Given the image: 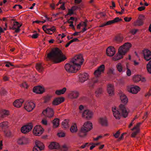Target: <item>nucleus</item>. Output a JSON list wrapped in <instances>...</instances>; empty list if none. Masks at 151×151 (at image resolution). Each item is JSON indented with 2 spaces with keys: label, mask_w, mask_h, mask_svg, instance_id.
<instances>
[{
  "label": "nucleus",
  "mask_w": 151,
  "mask_h": 151,
  "mask_svg": "<svg viewBox=\"0 0 151 151\" xmlns=\"http://www.w3.org/2000/svg\"><path fill=\"white\" fill-rule=\"evenodd\" d=\"M83 61L84 59L81 54L76 55L69 63L65 65V68L68 72L75 73L80 69Z\"/></svg>",
  "instance_id": "1"
},
{
  "label": "nucleus",
  "mask_w": 151,
  "mask_h": 151,
  "mask_svg": "<svg viewBox=\"0 0 151 151\" xmlns=\"http://www.w3.org/2000/svg\"><path fill=\"white\" fill-rule=\"evenodd\" d=\"M47 58L55 63H60L65 60L66 58L63 54L62 51L59 48H56L49 53Z\"/></svg>",
  "instance_id": "2"
},
{
  "label": "nucleus",
  "mask_w": 151,
  "mask_h": 151,
  "mask_svg": "<svg viewBox=\"0 0 151 151\" xmlns=\"http://www.w3.org/2000/svg\"><path fill=\"white\" fill-rule=\"evenodd\" d=\"M112 110L114 116L116 119H120L121 116L126 118L128 114V112L126 108L122 104H121L119 105V109L115 106L112 107Z\"/></svg>",
  "instance_id": "3"
},
{
  "label": "nucleus",
  "mask_w": 151,
  "mask_h": 151,
  "mask_svg": "<svg viewBox=\"0 0 151 151\" xmlns=\"http://www.w3.org/2000/svg\"><path fill=\"white\" fill-rule=\"evenodd\" d=\"M131 46L132 45L130 43L126 42L120 46L118 49V54L113 58V59L114 60H117L122 58L123 56L129 50Z\"/></svg>",
  "instance_id": "4"
},
{
  "label": "nucleus",
  "mask_w": 151,
  "mask_h": 151,
  "mask_svg": "<svg viewBox=\"0 0 151 151\" xmlns=\"http://www.w3.org/2000/svg\"><path fill=\"white\" fill-rule=\"evenodd\" d=\"M92 128V124L90 122L85 123L78 133V135L81 137H85L87 133Z\"/></svg>",
  "instance_id": "5"
},
{
  "label": "nucleus",
  "mask_w": 151,
  "mask_h": 151,
  "mask_svg": "<svg viewBox=\"0 0 151 151\" xmlns=\"http://www.w3.org/2000/svg\"><path fill=\"white\" fill-rule=\"evenodd\" d=\"M35 145L34 146L33 151H41L44 148V145L42 143L39 141L36 140L35 142Z\"/></svg>",
  "instance_id": "6"
},
{
  "label": "nucleus",
  "mask_w": 151,
  "mask_h": 151,
  "mask_svg": "<svg viewBox=\"0 0 151 151\" xmlns=\"http://www.w3.org/2000/svg\"><path fill=\"white\" fill-rule=\"evenodd\" d=\"M42 114L45 116L50 118L53 116L54 114L53 111L52 109L47 108L45 110L43 111Z\"/></svg>",
  "instance_id": "7"
},
{
  "label": "nucleus",
  "mask_w": 151,
  "mask_h": 151,
  "mask_svg": "<svg viewBox=\"0 0 151 151\" xmlns=\"http://www.w3.org/2000/svg\"><path fill=\"white\" fill-rule=\"evenodd\" d=\"M43 132V129L40 125H37L35 127L33 130V133L35 135L39 136Z\"/></svg>",
  "instance_id": "8"
},
{
  "label": "nucleus",
  "mask_w": 151,
  "mask_h": 151,
  "mask_svg": "<svg viewBox=\"0 0 151 151\" xmlns=\"http://www.w3.org/2000/svg\"><path fill=\"white\" fill-rule=\"evenodd\" d=\"M33 126L32 123H30L27 125L22 127L21 129V132L26 134L29 132L32 129Z\"/></svg>",
  "instance_id": "9"
},
{
  "label": "nucleus",
  "mask_w": 151,
  "mask_h": 151,
  "mask_svg": "<svg viewBox=\"0 0 151 151\" xmlns=\"http://www.w3.org/2000/svg\"><path fill=\"white\" fill-rule=\"evenodd\" d=\"M35 106V104L32 102H27L25 104L24 108L28 111H32Z\"/></svg>",
  "instance_id": "10"
},
{
  "label": "nucleus",
  "mask_w": 151,
  "mask_h": 151,
  "mask_svg": "<svg viewBox=\"0 0 151 151\" xmlns=\"http://www.w3.org/2000/svg\"><path fill=\"white\" fill-rule=\"evenodd\" d=\"M82 115L84 117L87 119H89L92 117L93 113L91 111L87 109L84 111Z\"/></svg>",
  "instance_id": "11"
},
{
  "label": "nucleus",
  "mask_w": 151,
  "mask_h": 151,
  "mask_svg": "<svg viewBox=\"0 0 151 151\" xmlns=\"http://www.w3.org/2000/svg\"><path fill=\"white\" fill-rule=\"evenodd\" d=\"M143 53L145 59L148 61L151 59V52L146 49L143 50Z\"/></svg>",
  "instance_id": "12"
},
{
  "label": "nucleus",
  "mask_w": 151,
  "mask_h": 151,
  "mask_svg": "<svg viewBox=\"0 0 151 151\" xmlns=\"http://www.w3.org/2000/svg\"><path fill=\"white\" fill-rule=\"evenodd\" d=\"M142 124V122H139L137 124V125L135 126L133 128L131 129L132 131L135 130L132 134V137H135L137 134L139 133V127L140 125Z\"/></svg>",
  "instance_id": "13"
},
{
  "label": "nucleus",
  "mask_w": 151,
  "mask_h": 151,
  "mask_svg": "<svg viewBox=\"0 0 151 151\" xmlns=\"http://www.w3.org/2000/svg\"><path fill=\"white\" fill-rule=\"evenodd\" d=\"M105 69V66L104 65H100L94 72V75L96 77L100 75L102 73L104 72Z\"/></svg>",
  "instance_id": "14"
},
{
  "label": "nucleus",
  "mask_w": 151,
  "mask_h": 151,
  "mask_svg": "<svg viewBox=\"0 0 151 151\" xmlns=\"http://www.w3.org/2000/svg\"><path fill=\"white\" fill-rule=\"evenodd\" d=\"M22 26V24H20L17 22H14L13 25L12 27H10L11 29L15 30V32L18 33L20 31V28Z\"/></svg>",
  "instance_id": "15"
},
{
  "label": "nucleus",
  "mask_w": 151,
  "mask_h": 151,
  "mask_svg": "<svg viewBox=\"0 0 151 151\" xmlns=\"http://www.w3.org/2000/svg\"><path fill=\"white\" fill-rule=\"evenodd\" d=\"M106 53L108 56H113L115 53V48L111 47H108L106 49Z\"/></svg>",
  "instance_id": "16"
},
{
  "label": "nucleus",
  "mask_w": 151,
  "mask_h": 151,
  "mask_svg": "<svg viewBox=\"0 0 151 151\" xmlns=\"http://www.w3.org/2000/svg\"><path fill=\"white\" fill-rule=\"evenodd\" d=\"M88 74L86 73H82L79 75V81L82 83L84 82L88 79Z\"/></svg>",
  "instance_id": "17"
},
{
  "label": "nucleus",
  "mask_w": 151,
  "mask_h": 151,
  "mask_svg": "<svg viewBox=\"0 0 151 151\" xmlns=\"http://www.w3.org/2000/svg\"><path fill=\"white\" fill-rule=\"evenodd\" d=\"M44 91V88L39 86L34 87L33 89V92L37 93H42Z\"/></svg>",
  "instance_id": "18"
},
{
  "label": "nucleus",
  "mask_w": 151,
  "mask_h": 151,
  "mask_svg": "<svg viewBox=\"0 0 151 151\" xmlns=\"http://www.w3.org/2000/svg\"><path fill=\"white\" fill-rule=\"evenodd\" d=\"M140 89L139 87L137 86H133L128 88V91L133 94H136Z\"/></svg>",
  "instance_id": "19"
},
{
  "label": "nucleus",
  "mask_w": 151,
  "mask_h": 151,
  "mask_svg": "<svg viewBox=\"0 0 151 151\" xmlns=\"http://www.w3.org/2000/svg\"><path fill=\"white\" fill-rule=\"evenodd\" d=\"M107 91L109 96H112L114 94V88L113 85L109 84L107 86Z\"/></svg>",
  "instance_id": "20"
},
{
  "label": "nucleus",
  "mask_w": 151,
  "mask_h": 151,
  "mask_svg": "<svg viewBox=\"0 0 151 151\" xmlns=\"http://www.w3.org/2000/svg\"><path fill=\"white\" fill-rule=\"evenodd\" d=\"M119 96L122 103L125 104H126L128 101V99L126 96L123 93L121 92L120 93Z\"/></svg>",
  "instance_id": "21"
},
{
  "label": "nucleus",
  "mask_w": 151,
  "mask_h": 151,
  "mask_svg": "<svg viewBox=\"0 0 151 151\" xmlns=\"http://www.w3.org/2000/svg\"><path fill=\"white\" fill-rule=\"evenodd\" d=\"M79 93L78 92L75 91L71 92L69 94V97L72 99H76L79 96Z\"/></svg>",
  "instance_id": "22"
},
{
  "label": "nucleus",
  "mask_w": 151,
  "mask_h": 151,
  "mask_svg": "<svg viewBox=\"0 0 151 151\" xmlns=\"http://www.w3.org/2000/svg\"><path fill=\"white\" fill-rule=\"evenodd\" d=\"M64 100L63 98H56L54 99L52 103L53 105H57L63 102Z\"/></svg>",
  "instance_id": "23"
},
{
  "label": "nucleus",
  "mask_w": 151,
  "mask_h": 151,
  "mask_svg": "<svg viewBox=\"0 0 151 151\" xmlns=\"http://www.w3.org/2000/svg\"><path fill=\"white\" fill-rule=\"evenodd\" d=\"M23 102L24 100L22 99L17 100L14 103V105L15 107L19 108L21 107Z\"/></svg>",
  "instance_id": "24"
},
{
  "label": "nucleus",
  "mask_w": 151,
  "mask_h": 151,
  "mask_svg": "<svg viewBox=\"0 0 151 151\" xmlns=\"http://www.w3.org/2000/svg\"><path fill=\"white\" fill-rule=\"evenodd\" d=\"M99 122L100 124L102 126H107L108 125L107 120L106 117L101 118L99 119Z\"/></svg>",
  "instance_id": "25"
},
{
  "label": "nucleus",
  "mask_w": 151,
  "mask_h": 151,
  "mask_svg": "<svg viewBox=\"0 0 151 151\" xmlns=\"http://www.w3.org/2000/svg\"><path fill=\"white\" fill-rule=\"evenodd\" d=\"M60 147L59 144L55 142H52L49 146L50 149H58Z\"/></svg>",
  "instance_id": "26"
},
{
  "label": "nucleus",
  "mask_w": 151,
  "mask_h": 151,
  "mask_svg": "<svg viewBox=\"0 0 151 151\" xmlns=\"http://www.w3.org/2000/svg\"><path fill=\"white\" fill-rule=\"evenodd\" d=\"M9 114L8 111L2 110L0 111V119L4 118Z\"/></svg>",
  "instance_id": "27"
},
{
  "label": "nucleus",
  "mask_w": 151,
  "mask_h": 151,
  "mask_svg": "<svg viewBox=\"0 0 151 151\" xmlns=\"http://www.w3.org/2000/svg\"><path fill=\"white\" fill-rule=\"evenodd\" d=\"M103 92L102 89L101 88H97L95 91L96 96L97 97H99L103 93Z\"/></svg>",
  "instance_id": "28"
},
{
  "label": "nucleus",
  "mask_w": 151,
  "mask_h": 151,
  "mask_svg": "<svg viewBox=\"0 0 151 151\" xmlns=\"http://www.w3.org/2000/svg\"><path fill=\"white\" fill-rule=\"evenodd\" d=\"M36 67L37 70L40 72H42L44 70V68L41 63L36 64Z\"/></svg>",
  "instance_id": "29"
},
{
  "label": "nucleus",
  "mask_w": 151,
  "mask_h": 151,
  "mask_svg": "<svg viewBox=\"0 0 151 151\" xmlns=\"http://www.w3.org/2000/svg\"><path fill=\"white\" fill-rule=\"evenodd\" d=\"M66 88L64 87L61 90H56L55 91V94L58 95L63 94L66 91Z\"/></svg>",
  "instance_id": "30"
},
{
  "label": "nucleus",
  "mask_w": 151,
  "mask_h": 151,
  "mask_svg": "<svg viewBox=\"0 0 151 151\" xmlns=\"http://www.w3.org/2000/svg\"><path fill=\"white\" fill-rule=\"evenodd\" d=\"M26 138L25 137H23L19 139L17 141L18 143L20 145H22L25 144L26 143Z\"/></svg>",
  "instance_id": "31"
},
{
  "label": "nucleus",
  "mask_w": 151,
  "mask_h": 151,
  "mask_svg": "<svg viewBox=\"0 0 151 151\" xmlns=\"http://www.w3.org/2000/svg\"><path fill=\"white\" fill-rule=\"evenodd\" d=\"M59 120L58 119H55L53 121V127L56 128L59 125Z\"/></svg>",
  "instance_id": "32"
},
{
  "label": "nucleus",
  "mask_w": 151,
  "mask_h": 151,
  "mask_svg": "<svg viewBox=\"0 0 151 151\" xmlns=\"http://www.w3.org/2000/svg\"><path fill=\"white\" fill-rule=\"evenodd\" d=\"M8 122H4L0 123V127L2 129H5L7 127Z\"/></svg>",
  "instance_id": "33"
},
{
  "label": "nucleus",
  "mask_w": 151,
  "mask_h": 151,
  "mask_svg": "<svg viewBox=\"0 0 151 151\" xmlns=\"http://www.w3.org/2000/svg\"><path fill=\"white\" fill-rule=\"evenodd\" d=\"M70 130L72 133L76 132L77 131V129L76 124H74L71 126Z\"/></svg>",
  "instance_id": "34"
},
{
  "label": "nucleus",
  "mask_w": 151,
  "mask_h": 151,
  "mask_svg": "<svg viewBox=\"0 0 151 151\" xmlns=\"http://www.w3.org/2000/svg\"><path fill=\"white\" fill-rule=\"evenodd\" d=\"M68 120L65 119L62 122V125L64 128H67L68 127Z\"/></svg>",
  "instance_id": "35"
},
{
  "label": "nucleus",
  "mask_w": 151,
  "mask_h": 151,
  "mask_svg": "<svg viewBox=\"0 0 151 151\" xmlns=\"http://www.w3.org/2000/svg\"><path fill=\"white\" fill-rule=\"evenodd\" d=\"M113 21V20L109 21L106 23H104L101 24L99 26V27H102L105 26L110 25L111 24H114Z\"/></svg>",
  "instance_id": "36"
},
{
  "label": "nucleus",
  "mask_w": 151,
  "mask_h": 151,
  "mask_svg": "<svg viewBox=\"0 0 151 151\" xmlns=\"http://www.w3.org/2000/svg\"><path fill=\"white\" fill-rule=\"evenodd\" d=\"M46 30H47V33L51 35L52 34V33L51 32H54L55 30V28L54 27H53L50 28H48V29Z\"/></svg>",
  "instance_id": "37"
},
{
  "label": "nucleus",
  "mask_w": 151,
  "mask_h": 151,
  "mask_svg": "<svg viewBox=\"0 0 151 151\" xmlns=\"http://www.w3.org/2000/svg\"><path fill=\"white\" fill-rule=\"evenodd\" d=\"M143 24V22L138 19L136 22H134V26H139L142 25Z\"/></svg>",
  "instance_id": "38"
},
{
  "label": "nucleus",
  "mask_w": 151,
  "mask_h": 151,
  "mask_svg": "<svg viewBox=\"0 0 151 151\" xmlns=\"http://www.w3.org/2000/svg\"><path fill=\"white\" fill-rule=\"evenodd\" d=\"M116 68L118 70L120 73L123 72V68L121 64L120 63H118L116 65Z\"/></svg>",
  "instance_id": "39"
},
{
  "label": "nucleus",
  "mask_w": 151,
  "mask_h": 151,
  "mask_svg": "<svg viewBox=\"0 0 151 151\" xmlns=\"http://www.w3.org/2000/svg\"><path fill=\"white\" fill-rule=\"evenodd\" d=\"M140 80H141V76L139 75L135 76L133 78V80L134 82H138L140 81Z\"/></svg>",
  "instance_id": "40"
},
{
  "label": "nucleus",
  "mask_w": 151,
  "mask_h": 151,
  "mask_svg": "<svg viewBox=\"0 0 151 151\" xmlns=\"http://www.w3.org/2000/svg\"><path fill=\"white\" fill-rule=\"evenodd\" d=\"M123 38L120 36H117L115 37L114 40L117 43H119L122 41Z\"/></svg>",
  "instance_id": "41"
},
{
  "label": "nucleus",
  "mask_w": 151,
  "mask_h": 151,
  "mask_svg": "<svg viewBox=\"0 0 151 151\" xmlns=\"http://www.w3.org/2000/svg\"><path fill=\"white\" fill-rule=\"evenodd\" d=\"M147 68L148 72L151 74V60L148 63L147 65Z\"/></svg>",
  "instance_id": "42"
},
{
  "label": "nucleus",
  "mask_w": 151,
  "mask_h": 151,
  "mask_svg": "<svg viewBox=\"0 0 151 151\" xmlns=\"http://www.w3.org/2000/svg\"><path fill=\"white\" fill-rule=\"evenodd\" d=\"M98 79L97 78H94L92 79L91 80L92 83H90V86H93V84H94L95 83H97L98 81Z\"/></svg>",
  "instance_id": "43"
},
{
  "label": "nucleus",
  "mask_w": 151,
  "mask_h": 151,
  "mask_svg": "<svg viewBox=\"0 0 151 151\" xmlns=\"http://www.w3.org/2000/svg\"><path fill=\"white\" fill-rule=\"evenodd\" d=\"M68 146L66 145H63L61 148V150L62 151H68Z\"/></svg>",
  "instance_id": "44"
},
{
  "label": "nucleus",
  "mask_w": 151,
  "mask_h": 151,
  "mask_svg": "<svg viewBox=\"0 0 151 151\" xmlns=\"http://www.w3.org/2000/svg\"><path fill=\"white\" fill-rule=\"evenodd\" d=\"M122 20V19H119V17H117L115 18L113 20V21L114 23V24L117 22L119 21H121Z\"/></svg>",
  "instance_id": "45"
},
{
  "label": "nucleus",
  "mask_w": 151,
  "mask_h": 151,
  "mask_svg": "<svg viewBox=\"0 0 151 151\" xmlns=\"http://www.w3.org/2000/svg\"><path fill=\"white\" fill-rule=\"evenodd\" d=\"M4 134L7 137H10L11 135V133L9 131H5Z\"/></svg>",
  "instance_id": "46"
},
{
  "label": "nucleus",
  "mask_w": 151,
  "mask_h": 151,
  "mask_svg": "<svg viewBox=\"0 0 151 151\" xmlns=\"http://www.w3.org/2000/svg\"><path fill=\"white\" fill-rule=\"evenodd\" d=\"M145 19V17L144 16L142 15H140L139 16L138 19L143 22V21Z\"/></svg>",
  "instance_id": "47"
},
{
  "label": "nucleus",
  "mask_w": 151,
  "mask_h": 151,
  "mask_svg": "<svg viewBox=\"0 0 151 151\" xmlns=\"http://www.w3.org/2000/svg\"><path fill=\"white\" fill-rule=\"evenodd\" d=\"M120 132L119 131H118L116 132L114 134V136L116 138H117L119 137V136L120 134Z\"/></svg>",
  "instance_id": "48"
},
{
  "label": "nucleus",
  "mask_w": 151,
  "mask_h": 151,
  "mask_svg": "<svg viewBox=\"0 0 151 151\" xmlns=\"http://www.w3.org/2000/svg\"><path fill=\"white\" fill-rule=\"evenodd\" d=\"M48 26L47 25H44L42 27V29L46 33H47V29H48Z\"/></svg>",
  "instance_id": "49"
},
{
  "label": "nucleus",
  "mask_w": 151,
  "mask_h": 151,
  "mask_svg": "<svg viewBox=\"0 0 151 151\" xmlns=\"http://www.w3.org/2000/svg\"><path fill=\"white\" fill-rule=\"evenodd\" d=\"M22 87L26 88H27L28 86L27 83L26 82H24L23 83H22Z\"/></svg>",
  "instance_id": "50"
},
{
  "label": "nucleus",
  "mask_w": 151,
  "mask_h": 151,
  "mask_svg": "<svg viewBox=\"0 0 151 151\" xmlns=\"http://www.w3.org/2000/svg\"><path fill=\"white\" fill-rule=\"evenodd\" d=\"M58 135L59 137H63L65 136V134L64 133L60 132L58 133Z\"/></svg>",
  "instance_id": "51"
},
{
  "label": "nucleus",
  "mask_w": 151,
  "mask_h": 151,
  "mask_svg": "<svg viewBox=\"0 0 151 151\" xmlns=\"http://www.w3.org/2000/svg\"><path fill=\"white\" fill-rule=\"evenodd\" d=\"M39 35L37 33H36L35 34H33L32 36V37L33 38H37L38 37Z\"/></svg>",
  "instance_id": "52"
},
{
  "label": "nucleus",
  "mask_w": 151,
  "mask_h": 151,
  "mask_svg": "<svg viewBox=\"0 0 151 151\" xmlns=\"http://www.w3.org/2000/svg\"><path fill=\"white\" fill-rule=\"evenodd\" d=\"M127 75L128 76H130L131 75V71L129 69H127L126 72Z\"/></svg>",
  "instance_id": "53"
},
{
  "label": "nucleus",
  "mask_w": 151,
  "mask_h": 151,
  "mask_svg": "<svg viewBox=\"0 0 151 151\" xmlns=\"http://www.w3.org/2000/svg\"><path fill=\"white\" fill-rule=\"evenodd\" d=\"M138 31V30L137 29H132L131 31V32L133 35H135L136 33V32H137V31Z\"/></svg>",
  "instance_id": "54"
},
{
  "label": "nucleus",
  "mask_w": 151,
  "mask_h": 151,
  "mask_svg": "<svg viewBox=\"0 0 151 151\" xmlns=\"http://www.w3.org/2000/svg\"><path fill=\"white\" fill-rule=\"evenodd\" d=\"M124 19L125 21L126 22H129L131 20L132 18L131 17L128 18L127 17H126L124 18Z\"/></svg>",
  "instance_id": "55"
},
{
  "label": "nucleus",
  "mask_w": 151,
  "mask_h": 151,
  "mask_svg": "<svg viewBox=\"0 0 151 151\" xmlns=\"http://www.w3.org/2000/svg\"><path fill=\"white\" fill-rule=\"evenodd\" d=\"M73 10L71 8L69 9L68 14L70 15H72L73 13Z\"/></svg>",
  "instance_id": "56"
},
{
  "label": "nucleus",
  "mask_w": 151,
  "mask_h": 151,
  "mask_svg": "<svg viewBox=\"0 0 151 151\" xmlns=\"http://www.w3.org/2000/svg\"><path fill=\"white\" fill-rule=\"evenodd\" d=\"M145 9V7L144 6H142L140 7H139L138 8V9L139 11H142V10H144Z\"/></svg>",
  "instance_id": "57"
},
{
  "label": "nucleus",
  "mask_w": 151,
  "mask_h": 151,
  "mask_svg": "<svg viewBox=\"0 0 151 151\" xmlns=\"http://www.w3.org/2000/svg\"><path fill=\"white\" fill-rule=\"evenodd\" d=\"M10 66H13V65L10 62H7L5 65V66L7 67H9Z\"/></svg>",
  "instance_id": "58"
},
{
  "label": "nucleus",
  "mask_w": 151,
  "mask_h": 151,
  "mask_svg": "<svg viewBox=\"0 0 151 151\" xmlns=\"http://www.w3.org/2000/svg\"><path fill=\"white\" fill-rule=\"evenodd\" d=\"M42 124L45 125H47V122L46 120L45 119H43L42 121Z\"/></svg>",
  "instance_id": "59"
},
{
  "label": "nucleus",
  "mask_w": 151,
  "mask_h": 151,
  "mask_svg": "<svg viewBox=\"0 0 151 151\" xmlns=\"http://www.w3.org/2000/svg\"><path fill=\"white\" fill-rule=\"evenodd\" d=\"M78 7L76 6H73L71 9L73 10V11H75L76 10L78 9Z\"/></svg>",
  "instance_id": "60"
},
{
  "label": "nucleus",
  "mask_w": 151,
  "mask_h": 151,
  "mask_svg": "<svg viewBox=\"0 0 151 151\" xmlns=\"http://www.w3.org/2000/svg\"><path fill=\"white\" fill-rule=\"evenodd\" d=\"M1 94H4L6 93V91L4 88H2L1 89Z\"/></svg>",
  "instance_id": "61"
},
{
  "label": "nucleus",
  "mask_w": 151,
  "mask_h": 151,
  "mask_svg": "<svg viewBox=\"0 0 151 151\" xmlns=\"http://www.w3.org/2000/svg\"><path fill=\"white\" fill-rule=\"evenodd\" d=\"M102 137V136H99L98 137H97L96 138H94V141H97L100 138H101Z\"/></svg>",
  "instance_id": "62"
},
{
  "label": "nucleus",
  "mask_w": 151,
  "mask_h": 151,
  "mask_svg": "<svg viewBox=\"0 0 151 151\" xmlns=\"http://www.w3.org/2000/svg\"><path fill=\"white\" fill-rule=\"evenodd\" d=\"M88 144V143H86L84 145H83L81 146L80 147L81 148L83 149L85 148V147L86 146V145Z\"/></svg>",
  "instance_id": "63"
},
{
  "label": "nucleus",
  "mask_w": 151,
  "mask_h": 151,
  "mask_svg": "<svg viewBox=\"0 0 151 151\" xmlns=\"http://www.w3.org/2000/svg\"><path fill=\"white\" fill-rule=\"evenodd\" d=\"M84 108V107L82 105H80L79 107V109L80 111H82Z\"/></svg>",
  "instance_id": "64"
}]
</instances>
